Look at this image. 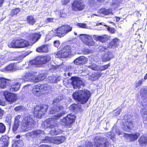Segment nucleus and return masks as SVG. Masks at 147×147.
<instances>
[{
  "mask_svg": "<svg viewBox=\"0 0 147 147\" xmlns=\"http://www.w3.org/2000/svg\"><path fill=\"white\" fill-rule=\"evenodd\" d=\"M64 109L61 106L54 107L50 110L49 114H54L53 117L47 119L44 123L45 125L50 128H53L57 126L59 122L57 120L64 115Z\"/></svg>",
  "mask_w": 147,
  "mask_h": 147,
  "instance_id": "obj_1",
  "label": "nucleus"
},
{
  "mask_svg": "<svg viewBox=\"0 0 147 147\" xmlns=\"http://www.w3.org/2000/svg\"><path fill=\"white\" fill-rule=\"evenodd\" d=\"M90 96V93L87 90H79L73 94L74 98L78 100L80 104H85Z\"/></svg>",
  "mask_w": 147,
  "mask_h": 147,
  "instance_id": "obj_2",
  "label": "nucleus"
},
{
  "mask_svg": "<svg viewBox=\"0 0 147 147\" xmlns=\"http://www.w3.org/2000/svg\"><path fill=\"white\" fill-rule=\"evenodd\" d=\"M94 144H93L90 142L86 143L84 147H108L109 143L105 138L97 136L94 140ZM78 147H82L79 146Z\"/></svg>",
  "mask_w": 147,
  "mask_h": 147,
  "instance_id": "obj_3",
  "label": "nucleus"
},
{
  "mask_svg": "<svg viewBox=\"0 0 147 147\" xmlns=\"http://www.w3.org/2000/svg\"><path fill=\"white\" fill-rule=\"evenodd\" d=\"M35 122L33 119L30 116L25 117L21 123V125L24 131L28 130L31 128L34 125Z\"/></svg>",
  "mask_w": 147,
  "mask_h": 147,
  "instance_id": "obj_4",
  "label": "nucleus"
},
{
  "mask_svg": "<svg viewBox=\"0 0 147 147\" xmlns=\"http://www.w3.org/2000/svg\"><path fill=\"white\" fill-rule=\"evenodd\" d=\"M29 45L27 41L22 38L13 40L9 45V47L13 48H22L26 47Z\"/></svg>",
  "mask_w": 147,
  "mask_h": 147,
  "instance_id": "obj_5",
  "label": "nucleus"
},
{
  "mask_svg": "<svg viewBox=\"0 0 147 147\" xmlns=\"http://www.w3.org/2000/svg\"><path fill=\"white\" fill-rule=\"evenodd\" d=\"M48 107L46 105H38L34 108L33 113L36 118H40L46 112Z\"/></svg>",
  "mask_w": 147,
  "mask_h": 147,
  "instance_id": "obj_6",
  "label": "nucleus"
},
{
  "mask_svg": "<svg viewBox=\"0 0 147 147\" xmlns=\"http://www.w3.org/2000/svg\"><path fill=\"white\" fill-rule=\"evenodd\" d=\"M72 28L69 26L63 25L58 28L57 30L56 33L57 36L61 37L63 36L67 33L71 31Z\"/></svg>",
  "mask_w": 147,
  "mask_h": 147,
  "instance_id": "obj_7",
  "label": "nucleus"
},
{
  "mask_svg": "<svg viewBox=\"0 0 147 147\" xmlns=\"http://www.w3.org/2000/svg\"><path fill=\"white\" fill-rule=\"evenodd\" d=\"M71 48L68 45L65 46L63 49L56 54L57 58H64L68 56L71 54Z\"/></svg>",
  "mask_w": 147,
  "mask_h": 147,
  "instance_id": "obj_8",
  "label": "nucleus"
},
{
  "mask_svg": "<svg viewBox=\"0 0 147 147\" xmlns=\"http://www.w3.org/2000/svg\"><path fill=\"white\" fill-rule=\"evenodd\" d=\"M85 6L82 0H75L72 4L71 8L74 11H78L83 10Z\"/></svg>",
  "mask_w": 147,
  "mask_h": 147,
  "instance_id": "obj_9",
  "label": "nucleus"
},
{
  "mask_svg": "<svg viewBox=\"0 0 147 147\" xmlns=\"http://www.w3.org/2000/svg\"><path fill=\"white\" fill-rule=\"evenodd\" d=\"M11 82L8 85L7 88L11 91H17L19 89L20 84L22 82H20L18 79L17 82L14 81V80H11Z\"/></svg>",
  "mask_w": 147,
  "mask_h": 147,
  "instance_id": "obj_10",
  "label": "nucleus"
},
{
  "mask_svg": "<svg viewBox=\"0 0 147 147\" xmlns=\"http://www.w3.org/2000/svg\"><path fill=\"white\" fill-rule=\"evenodd\" d=\"M6 100L11 103L15 102L17 98V96L15 94L7 91L5 92L4 93Z\"/></svg>",
  "mask_w": 147,
  "mask_h": 147,
  "instance_id": "obj_11",
  "label": "nucleus"
},
{
  "mask_svg": "<svg viewBox=\"0 0 147 147\" xmlns=\"http://www.w3.org/2000/svg\"><path fill=\"white\" fill-rule=\"evenodd\" d=\"M80 38L84 43L87 45L93 46L94 45V43L92 37L89 35L81 34L80 35Z\"/></svg>",
  "mask_w": 147,
  "mask_h": 147,
  "instance_id": "obj_12",
  "label": "nucleus"
},
{
  "mask_svg": "<svg viewBox=\"0 0 147 147\" xmlns=\"http://www.w3.org/2000/svg\"><path fill=\"white\" fill-rule=\"evenodd\" d=\"M71 84L74 88H80L81 86H84V84L81 79L78 77H72Z\"/></svg>",
  "mask_w": 147,
  "mask_h": 147,
  "instance_id": "obj_13",
  "label": "nucleus"
},
{
  "mask_svg": "<svg viewBox=\"0 0 147 147\" xmlns=\"http://www.w3.org/2000/svg\"><path fill=\"white\" fill-rule=\"evenodd\" d=\"M134 125L130 119H127L124 124L123 128L124 130L128 131L134 127Z\"/></svg>",
  "mask_w": 147,
  "mask_h": 147,
  "instance_id": "obj_14",
  "label": "nucleus"
},
{
  "mask_svg": "<svg viewBox=\"0 0 147 147\" xmlns=\"http://www.w3.org/2000/svg\"><path fill=\"white\" fill-rule=\"evenodd\" d=\"M45 134L44 132L42 131L38 130L34 131L31 132L27 134V136L33 138L35 137H38L42 136Z\"/></svg>",
  "mask_w": 147,
  "mask_h": 147,
  "instance_id": "obj_15",
  "label": "nucleus"
},
{
  "mask_svg": "<svg viewBox=\"0 0 147 147\" xmlns=\"http://www.w3.org/2000/svg\"><path fill=\"white\" fill-rule=\"evenodd\" d=\"M42 94H47L51 90V87L47 84H38Z\"/></svg>",
  "mask_w": 147,
  "mask_h": 147,
  "instance_id": "obj_16",
  "label": "nucleus"
},
{
  "mask_svg": "<svg viewBox=\"0 0 147 147\" xmlns=\"http://www.w3.org/2000/svg\"><path fill=\"white\" fill-rule=\"evenodd\" d=\"M33 74L29 72H27L23 76L22 78L19 79V80L22 82V83L25 82H31L32 80Z\"/></svg>",
  "mask_w": 147,
  "mask_h": 147,
  "instance_id": "obj_17",
  "label": "nucleus"
},
{
  "mask_svg": "<svg viewBox=\"0 0 147 147\" xmlns=\"http://www.w3.org/2000/svg\"><path fill=\"white\" fill-rule=\"evenodd\" d=\"M11 80L4 78H0V88H7L8 85L11 82Z\"/></svg>",
  "mask_w": 147,
  "mask_h": 147,
  "instance_id": "obj_18",
  "label": "nucleus"
},
{
  "mask_svg": "<svg viewBox=\"0 0 147 147\" xmlns=\"http://www.w3.org/2000/svg\"><path fill=\"white\" fill-rule=\"evenodd\" d=\"M113 57L112 53L108 51H106L105 54L102 56V60L104 61H109Z\"/></svg>",
  "mask_w": 147,
  "mask_h": 147,
  "instance_id": "obj_19",
  "label": "nucleus"
},
{
  "mask_svg": "<svg viewBox=\"0 0 147 147\" xmlns=\"http://www.w3.org/2000/svg\"><path fill=\"white\" fill-rule=\"evenodd\" d=\"M87 60V58L82 56L76 59L74 61V63L77 65L82 64L86 62Z\"/></svg>",
  "mask_w": 147,
  "mask_h": 147,
  "instance_id": "obj_20",
  "label": "nucleus"
},
{
  "mask_svg": "<svg viewBox=\"0 0 147 147\" xmlns=\"http://www.w3.org/2000/svg\"><path fill=\"white\" fill-rule=\"evenodd\" d=\"M120 43L119 40L117 38H115L113 39L111 42L108 45L109 48H115L117 47Z\"/></svg>",
  "mask_w": 147,
  "mask_h": 147,
  "instance_id": "obj_21",
  "label": "nucleus"
},
{
  "mask_svg": "<svg viewBox=\"0 0 147 147\" xmlns=\"http://www.w3.org/2000/svg\"><path fill=\"white\" fill-rule=\"evenodd\" d=\"M8 139L6 136H2L0 139V147H7Z\"/></svg>",
  "mask_w": 147,
  "mask_h": 147,
  "instance_id": "obj_22",
  "label": "nucleus"
},
{
  "mask_svg": "<svg viewBox=\"0 0 147 147\" xmlns=\"http://www.w3.org/2000/svg\"><path fill=\"white\" fill-rule=\"evenodd\" d=\"M51 143L59 144L63 142L65 140V138L63 137H57L52 138Z\"/></svg>",
  "mask_w": 147,
  "mask_h": 147,
  "instance_id": "obj_23",
  "label": "nucleus"
},
{
  "mask_svg": "<svg viewBox=\"0 0 147 147\" xmlns=\"http://www.w3.org/2000/svg\"><path fill=\"white\" fill-rule=\"evenodd\" d=\"M32 93L35 96H40L42 94L38 84L35 86L32 90Z\"/></svg>",
  "mask_w": 147,
  "mask_h": 147,
  "instance_id": "obj_24",
  "label": "nucleus"
},
{
  "mask_svg": "<svg viewBox=\"0 0 147 147\" xmlns=\"http://www.w3.org/2000/svg\"><path fill=\"white\" fill-rule=\"evenodd\" d=\"M138 141L140 146H146L147 145V136H142L139 138Z\"/></svg>",
  "mask_w": 147,
  "mask_h": 147,
  "instance_id": "obj_25",
  "label": "nucleus"
},
{
  "mask_svg": "<svg viewBox=\"0 0 147 147\" xmlns=\"http://www.w3.org/2000/svg\"><path fill=\"white\" fill-rule=\"evenodd\" d=\"M140 113L143 117V123L147 126V111L146 109L145 108L142 109Z\"/></svg>",
  "mask_w": 147,
  "mask_h": 147,
  "instance_id": "obj_26",
  "label": "nucleus"
},
{
  "mask_svg": "<svg viewBox=\"0 0 147 147\" xmlns=\"http://www.w3.org/2000/svg\"><path fill=\"white\" fill-rule=\"evenodd\" d=\"M94 38L95 40L100 41L102 43L105 42L108 40V38L106 36V35L101 36L95 35Z\"/></svg>",
  "mask_w": 147,
  "mask_h": 147,
  "instance_id": "obj_27",
  "label": "nucleus"
},
{
  "mask_svg": "<svg viewBox=\"0 0 147 147\" xmlns=\"http://www.w3.org/2000/svg\"><path fill=\"white\" fill-rule=\"evenodd\" d=\"M48 79L50 83H56L60 81L61 78L59 77H57L53 76L49 77Z\"/></svg>",
  "mask_w": 147,
  "mask_h": 147,
  "instance_id": "obj_28",
  "label": "nucleus"
},
{
  "mask_svg": "<svg viewBox=\"0 0 147 147\" xmlns=\"http://www.w3.org/2000/svg\"><path fill=\"white\" fill-rule=\"evenodd\" d=\"M36 51L38 52H47L48 51V47L47 45H43L37 48Z\"/></svg>",
  "mask_w": 147,
  "mask_h": 147,
  "instance_id": "obj_29",
  "label": "nucleus"
},
{
  "mask_svg": "<svg viewBox=\"0 0 147 147\" xmlns=\"http://www.w3.org/2000/svg\"><path fill=\"white\" fill-rule=\"evenodd\" d=\"M74 118V116L72 115H67L66 117V119H67V121H66L67 125L68 126L71 125L73 122Z\"/></svg>",
  "mask_w": 147,
  "mask_h": 147,
  "instance_id": "obj_30",
  "label": "nucleus"
},
{
  "mask_svg": "<svg viewBox=\"0 0 147 147\" xmlns=\"http://www.w3.org/2000/svg\"><path fill=\"white\" fill-rule=\"evenodd\" d=\"M31 37L34 43L36 42L39 39L41 35L38 33L34 34L31 35Z\"/></svg>",
  "mask_w": 147,
  "mask_h": 147,
  "instance_id": "obj_31",
  "label": "nucleus"
},
{
  "mask_svg": "<svg viewBox=\"0 0 147 147\" xmlns=\"http://www.w3.org/2000/svg\"><path fill=\"white\" fill-rule=\"evenodd\" d=\"M140 133H137L134 134H129L128 136L131 141H134L136 140L140 136Z\"/></svg>",
  "mask_w": 147,
  "mask_h": 147,
  "instance_id": "obj_32",
  "label": "nucleus"
},
{
  "mask_svg": "<svg viewBox=\"0 0 147 147\" xmlns=\"http://www.w3.org/2000/svg\"><path fill=\"white\" fill-rule=\"evenodd\" d=\"M51 58L48 56H41L40 60H41V64H44L47 61L51 60Z\"/></svg>",
  "mask_w": 147,
  "mask_h": 147,
  "instance_id": "obj_33",
  "label": "nucleus"
},
{
  "mask_svg": "<svg viewBox=\"0 0 147 147\" xmlns=\"http://www.w3.org/2000/svg\"><path fill=\"white\" fill-rule=\"evenodd\" d=\"M62 130L58 129L55 128L50 131L51 134L54 135H56L60 134L62 132Z\"/></svg>",
  "mask_w": 147,
  "mask_h": 147,
  "instance_id": "obj_34",
  "label": "nucleus"
},
{
  "mask_svg": "<svg viewBox=\"0 0 147 147\" xmlns=\"http://www.w3.org/2000/svg\"><path fill=\"white\" fill-rule=\"evenodd\" d=\"M40 58L41 56L38 57L35 59L30 61V63L33 65L41 64Z\"/></svg>",
  "mask_w": 147,
  "mask_h": 147,
  "instance_id": "obj_35",
  "label": "nucleus"
},
{
  "mask_svg": "<svg viewBox=\"0 0 147 147\" xmlns=\"http://www.w3.org/2000/svg\"><path fill=\"white\" fill-rule=\"evenodd\" d=\"M27 21L29 24L32 25L34 24L36 22L34 17L32 16H30L27 17Z\"/></svg>",
  "mask_w": 147,
  "mask_h": 147,
  "instance_id": "obj_36",
  "label": "nucleus"
},
{
  "mask_svg": "<svg viewBox=\"0 0 147 147\" xmlns=\"http://www.w3.org/2000/svg\"><path fill=\"white\" fill-rule=\"evenodd\" d=\"M100 13H102L103 14L107 15L112 12V10L111 9H102L99 11Z\"/></svg>",
  "mask_w": 147,
  "mask_h": 147,
  "instance_id": "obj_37",
  "label": "nucleus"
},
{
  "mask_svg": "<svg viewBox=\"0 0 147 147\" xmlns=\"http://www.w3.org/2000/svg\"><path fill=\"white\" fill-rule=\"evenodd\" d=\"M63 98V96L62 95H59L57 96L56 98L54 99L53 101V103H58L62 100Z\"/></svg>",
  "mask_w": 147,
  "mask_h": 147,
  "instance_id": "obj_38",
  "label": "nucleus"
},
{
  "mask_svg": "<svg viewBox=\"0 0 147 147\" xmlns=\"http://www.w3.org/2000/svg\"><path fill=\"white\" fill-rule=\"evenodd\" d=\"M14 110L16 111H25L26 109L23 106L20 105L15 107L14 109Z\"/></svg>",
  "mask_w": 147,
  "mask_h": 147,
  "instance_id": "obj_39",
  "label": "nucleus"
},
{
  "mask_svg": "<svg viewBox=\"0 0 147 147\" xmlns=\"http://www.w3.org/2000/svg\"><path fill=\"white\" fill-rule=\"evenodd\" d=\"M5 70L8 71H13L15 70V67L13 64H11L5 67Z\"/></svg>",
  "mask_w": 147,
  "mask_h": 147,
  "instance_id": "obj_40",
  "label": "nucleus"
},
{
  "mask_svg": "<svg viewBox=\"0 0 147 147\" xmlns=\"http://www.w3.org/2000/svg\"><path fill=\"white\" fill-rule=\"evenodd\" d=\"M20 9L17 8L13 10L11 12L10 15L11 16H13L14 15H16L20 11Z\"/></svg>",
  "mask_w": 147,
  "mask_h": 147,
  "instance_id": "obj_41",
  "label": "nucleus"
},
{
  "mask_svg": "<svg viewBox=\"0 0 147 147\" xmlns=\"http://www.w3.org/2000/svg\"><path fill=\"white\" fill-rule=\"evenodd\" d=\"M147 89H142L141 90V95L142 97L147 98Z\"/></svg>",
  "mask_w": 147,
  "mask_h": 147,
  "instance_id": "obj_42",
  "label": "nucleus"
},
{
  "mask_svg": "<svg viewBox=\"0 0 147 147\" xmlns=\"http://www.w3.org/2000/svg\"><path fill=\"white\" fill-rule=\"evenodd\" d=\"M77 25L80 28H85L88 29H90V27L87 26L86 24L78 23L77 24Z\"/></svg>",
  "mask_w": 147,
  "mask_h": 147,
  "instance_id": "obj_43",
  "label": "nucleus"
},
{
  "mask_svg": "<svg viewBox=\"0 0 147 147\" xmlns=\"http://www.w3.org/2000/svg\"><path fill=\"white\" fill-rule=\"evenodd\" d=\"M8 56L7 55L4 56L3 55H0V61L4 59L5 61H7L8 60H11L12 59L10 58H8Z\"/></svg>",
  "mask_w": 147,
  "mask_h": 147,
  "instance_id": "obj_44",
  "label": "nucleus"
},
{
  "mask_svg": "<svg viewBox=\"0 0 147 147\" xmlns=\"http://www.w3.org/2000/svg\"><path fill=\"white\" fill-rule=\"evenodd\" d=\"M20 124V123L14 122V124L13 125L12 129L13 132H15L16 131L19 126Z\"/></svg>",
  "mask_w": 147,
  "mask_h": 147,
  "instance_id": "obj_45",
  "label": "nucleus"
},
{
  "mask_svg": "<svg viewBox=\"0 0 147 147\" xmlns=\"http://www.w3.org/2000/svg\"><path fill=\"white\" fill-rule=\"evenodd\" d=\"M5 127L4 125L2 123H0V132L3 133L5 131Z\"/></svg>",
  "mask_w": 147,
  "mask_h": 147,
  "instance_id": "obj_46",
  "label": "nucleus"
},
{
  "mask_svg": "<svg viewBox=\"0 0 147 147\" xmlns=\"http://www.w3.org/2000/svg\"><path fill=\"white\" fill-rule=\"evenodd\" d=\"M52 138L46 137L42 140V141L45 143H46L48 142L51 143Z\"/></svg>",
  "mask_w": 147,
  "mask_h": 147,
  "instance_id": "obj_47",
  "label": "nucleus"
},
{
  "mask_svg": "<svg viewBox=\"0 0 147 147\" xmlns=\"http://www.w3.org/2000/svg\"><path fill=\"white\" fill-rule=\"evenodd\" d=\"M88 67L92 70H97L98 69V66L94 63L91 64L90 65H89Z\"/></svg>",
  "mask_w": 147,
  "mask_h": 147,
  "instance_id": "obj_48",
  "label": "nucleus"
},
{
  "mask_svg": "<svg viewBox=\"0 0 147 147\" xmlns=\"http://www.w3.org/2000/svg\"><path fill=\"white\" fill-rule=\"evenodd\" d=\"M143 82V79H141L140 80L138 81L135 83V87L137 88L138 87L141 86Z\"/></svg>",
  "mask_w": 147,
  "mask_h": 147,
  "instance_id": "obj_49",
  "label": "nucleus"
},
{
  "mask_svg": "<svg viewBox=\"0 0 147 147\" xmlns=\"http://www.w3.org/2000/svg\"><path fill=\"white\" fill-rule=\"evenodd\" d=\"M32 80H31V82H37L40 81L38 76H34L33 75L32 79Z\"/></svg>",
  "mask_w": 147,
  "mask_h": 147,
  "instance_id": "obj_50",
  "label": "nucleus"
},
{
  "mask_svg": "<svg viewBox=\"0 0 147 147\" xmlns=\"http://www.w3.org/2000/svg\"><path fill=\"white\" fill-rule=\"evenodd\" d=\"M60 15L61 17L65 18L67 16V12L64 10H62L60 11Z\"/></svg>",
  "mask_w": 147,
  "mask_h": 147,
  "instance_id": "obj_51",
  "label": "nucleus"
},
{
  "mask_svg": "<svg viewBox=\"0 0 147 147\" xmlns=\"http://www.w3.org/2000/svg\"><path fill=\"white\" fill-rule=\"evenodd\" d=\"M121 109H117L114 111L113 114L115 116L119 115L121 111Z\"/></svg>",
  "mask_w": 147,
  "mask_h": 147,
  "instance_id": "obj_52",
  "label": "nucleus"
},
{
  "mask_svg": "<svg viewBox=\"0 0 147 147\" xmlns=\"http://www.w3.org/2000/svg\"><path fill=\"white\" fill-rule=\"evenodd\" d=\"M109 48L108 46L107 47H105V46H99V50L101 52H102L103 51H104L105 52L106 51H107V48Z\"/></svg>",
  "mask_w": 147,
  "mask_h": 147,
  "instance_id": "obj_53",
  "label": "nucleus"
},
{
  "mask_svg": "<svg viewBox=\"0 0 147 147\" xmlns=\"http://www.w3.org/2000/svg\"><path fill=\"white\" fill-rule=\"evenodd\" d=\"M38 77L40 81L43 80L45 79L46 77V76L44 74H42L38 75Z\"/></svg>",
  "mask_w": 147,
  "mask_h": 147,
  "instance_id": "obj_54",
  "label": "nucleus"
},
{
  "mask_svg": "<svg viewBox=\"0 0 147 147\" xmlns=\"http://www.w3.org/2000/svg\"><path fill=\"white\" fill-rule=\"evenodd\" d=\"M71 0H61V3L62 5H65L69 3Z\"/></svg>",
  "mask_w": 147,
  "mask_h": 147,
  "instance_id": "obj_55",
  "label": "nucleus"
},
{
  "mask_svg": "<svg viewBox=\"0 0 147 147\" xmlns=\"http://www.w3.org/2000/svg\"><path fill=\"white\" fill-rule=\"evenodd\" d=\"M110 65L109 64L103 65L101 66L100 67V69L101 70H103L106 69Z\"/></svg>",
  "mask_w": 147,
  "mask_h": 147,
  "instance_id": "obj_56",
  "label": "nucleus"
},
{
  "mask_svg": "<svg viewBox=\"0 0 147 147\" xmlns=\"http://www.w3.org/2000/svg\"><path fill=\"white\" fill-rule=\"evenodd\" d=\"M21 117V116L20 115H18L16 116L15 118L14 122L20 123V118Z\"/></svg>",
  "mask_w": 147,
  "mask_h": 147,
  "instance_id": "obj_57",
  "label": "nucleus"
},
{
  "mask_svg": "<svg viewBox=\"0 0 147 147\" xmlns=\"http://www.w3.org/2000/svg\"><path fill=\"white\" fill-rule=\"evenodd\" d=\"M60 121L61 122L63 123V124H65L66 125H67L66 121H67V119H66V117L61 119Z\"/></svg>",
  "mask_w": 147,
  "mask_h": 147,
  "instance_id": "obj_58",
  "label": "nucleus"
},
{
  "mask_svg": "<svg viewBox=\"0 0 147 147\" xmlns=\"http://www.w3.org/2000/svg\"><path fill=\"white\" fill-rule=\"evenodd\" d=\"M54 45L56 47H58L60 45V43L58 41H55L54 42Z\"/></svg>",
  "mask_w": 147,
  "mask_h": 147,
  "instance_id": "obj_59",
  "label": "nucleus"
},
{
  "mask_svg": "<svg viewBox=\"0 0 147 147\" xmlns=\"http://www.w3.org/2000/svg\"><path fill=\"white\" fill-rule=\"evenodd\" d=\"M109 32L112 33H114L115 32V29L113 28H109Z\"/></svg>",
  "mask_w": 147,
  "mask_h": 147,
  "instance_id": "obj_60",
  "label": "nucleus"
},
{
  "mask_svg": "<svg viewBox=\"0 0 147 147\" xmlns=\"http://www.w3.org/2000/svg\"><path fill=\"white\" fill-rule=\"evenodd\" d=\"M4 113V111L0 109V119L1 118L2 116L3 115Z\"/></svg>",
  "mask_w": 147,
  "mask_h": 147,
  "instance_id": "obj_61",
  "label": "nucleus"
},
{
  "mask_svg": "<svg viewBox=\"0 0 147 147\" xmlns=\"http://www.w3.org/2000/svg\"><path fill=\"white\" fill-rule=\"evenodd\" d=\"M96 73H93L92 74V76H91V77H92L93 78L92 79V80H96V79H95V78H96Z\"/></svg>",
  "mask_w": 147,
  "mask_h": 147,
  "instance_id": "obj_62",
  "label": "nucleus"
},
{
  "mask_svg": "<svg viewBox=\"0 0 147 147\" xmlns=\"http://www.w3.org/2000/svg\"><path fill=\"white\" fill-rule=\"evenodd\" d=\"M78 106L76 104H73L70 106L71 108L74 110L76 108H77Z\"/></svg>",
  "mask_w": 147,
  "mask_h": 147,
  "instance_id": "obj_63",
  "label": "nucleus"
},
{
  "mask_svg": "<svg viewBox=\"0 0 147 147\" xmlns=\"http://www.w3.org/2000/svg\"><path fill=\"white\" fill-rule=\"evenodd\" d=\"M20 145L18 144H17L16 143H15L14 144H13L12 145L13 147H22L21 146H20Z\"/></svg>",
  "mask_w": 147,
  "mask_h": 147,
  "instance_id": "obj_64",
  "label": "nucleus"
}]
</instances>
